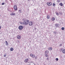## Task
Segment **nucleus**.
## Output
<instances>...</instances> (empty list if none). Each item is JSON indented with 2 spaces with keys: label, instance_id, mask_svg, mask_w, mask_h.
<instances>
[{
  "label": "nucleus",
  "instance_id": "1",
  "mask_svg": "<svg viewBox=\"0 0 65 65\" xmlns=\"http://www.w3.org/2000/svg\"><path fill=\"white\" fill-rule=\"evenodd\" d=\"M22 21H24L23 22V25H28L29 23V20H26L25 19H22Z\"/></svg>",
  "mask_w": 65,
  "mask_h": 65
},
{
  "label": "nucleus",
  "instance_id": "2",
  "mask_svg": "<svg viewBox=\"0 0 65 65\" xmlns=\"http://www.w3.org/2000/svg\"><path fill=\"white\" fill-rule=\"evenodd\" d=\"M19 29L20 30H22L23 29V27L22 25H20L19 27Z\"/></svg>",
  "mask_w": 65,
  "mask_h": 65
},
{
  "label": "nucleus",
  "instance_id": "3",
  "mask_svg": "<svg viewBox=\"0 0 65 65\" xmlns=\"http://www.w3.org/2000/svg\"><path fill=\"white\" fill-rule=\"evenodd\" d=\"M14 9L16 11L18 10V7L16 5H15L14 6Z\"/></svg>",
  "mask_w": 65,
  "mask_h": 65
},
{
  "label": "nucleus",
  "instance_id": "4",
  "mask_svg": "<svg viewBox=\"0 0 65 65\" xmlns=\"http://www.w3.org/2000/svg\"><path fill=\"white\" fill-rule=\"evenodd\" d=\"M29 26H33V24H32V21H30L29 22Z\"/></svg>",
  "mask_w": 65,
  "mask_h": 65
},
{
  "label": "nucleus",
  "instance_id": "5",
  "mask_svg": "<svg viewBox=\"0 0 65 65\" xmlns=\"http://www.w3.org/2000/svg\"><path fill=\"white\" fill-rule=\"evenodd\" d=\"M17 38L18 39H20L21 38V35H18L17 36Z\"/></svg>",
  "mask_w": 65,
  "mask_h": 65
},
{
  "label": "nucleus",
  "instance_id": "6",
  "mask_svg": "<svg viewBox=\"0 0 65 65\" xmlns=\"http://www.w3.org/2000/svg\"><path fill=\"white\" fill-rule=\"evenodd\" d=\"M28 58L25 59V60H24V62H26V63H27V62H28Z\"/></svg>",
  "mask_w": 65,
  "mask_h": 65
},
{
  "label": "nucleus",
  "instance_id": "7",
  "mask_svg": "<svg viewBox=\"0 0 65 65\" xmlns=\"http://www.w3.org/2000/svg\"><path fill=\"white\" fill-rule=\"evenodd\" d=\"M51 20L53 21H54L55 20V17H53L51 19Z\"/></svg>",
  "mask_w": 65,
  "mask_h": 65
},
{
  "label": "nucleus",
  "instance_id": "8",
  "mask_svg": "<svg viewBox=\"0 0 65 65\" xmlns=\"http://www.w3.org/2000/svg\"><path fill=\"white\" fill-rule=\"evenodd\" d=\"M15 13H12L10 14L11 15H15Z\"/></svg>",
  "mask_w": 65,
  "mask_h": 65
},
{
  "label": "nucleus",
  "instance_id": "9",
  "mask_svg": "<svg viewBox=\"0 0 65 65\" xmlns=\"http://www.w3.org/2000/svg\"><path fill=\"white\" fill-rule=\"evenodd\" d=\"M59 5H60V6H62L63 5V4L62 3H60L59 4Z\"/></svg>",
  "mask_w": 65,
  "mask_h": 65
},
{
  "label": "nucleus",
  "instance_id": "10",
  "mask_svg": "<svg viewBox=\"0 0 65 65\" xmlns=\"http://www.w3.org/2000/svg\"><path fill=\"white\" fill-rule=\"evenodd\" d=\"M45 56L46 57H48V55H47V54H46V53H45Z\"/></svg>",
  "mask_w": 65,
  "mask_h": 65
},
{
  "label": "nucleus",
  "instance_id": "11",
  "mask_svg": "<svg viewBox=\"0 0 65 65\" xmlns=\"http://www.w3.org/2000/svg\"><path fill=\"white\" fill-rule=\"evenodd\" d=\"M10 51H13V48L12 47H11L10 48Z\"/></svg>",
  "mask_w": 65,
  "mask_h": 65
},
{
  "label": "nucleus",
  "instance_id": "12",
  "mask_svg": "<svg viewBox=\"0 0 65 65\" xmlns=\"http://www.w3.org/2000/svg\"><path fill=\"white\" fill-rule=\"evenodd\" d=\"M49 6H51L52 5V3H49Z\"/></svg>",
  "mask_w": 65,
  "mask_h": 65
},
{
  "label": "nucleus",
  "instance_id": "13",
  "mask_svg": "<svg viewBox=\"0 0 65 65\" xmlns=\"http://www.w3.org/2000/svg\"><path fill=\"white\" fill-rule=\"evenodd\" d=\"M52 49H53V48H52V47H50L48 48V50H52Z\"/></svg>",
  "mask_w": 65,
  "mask_h": 65
},
{
  "label": "nucleus",
  "instance_id": "14",
  "mask_svg": "<svg viewBox=\"0 0 65 65\" xmlns=\"http://www.w3.org/2000/svg\"><path fill=\"white\" fill-rule=\"evenodd\" d=\"M45 53H46V54H48V53H49V52H48V51H45Z\"/></svg>",
  "mask_w": 65,
  "mask_h": 65
},
{
  "label": "nucleus",
  "instance_id": "15",
  "mask_svg": "<svg viewBox=\"0 0 65 65\" xmlns=\"http://www.w3.org/2000/svg\"><path fill=\"white\" fill-rule=\"evenodd\" d=\"M5 42L6 43V45H8V42H7V41H6Z\"/></svg>",
  "mask_w": 65,
  "mask_h": 65
},
{
  "label": "nucleus",
  "instance_id": "16",
  "mask_svg": "<svg viewBox=\"0 0 65 65\" xmlns=\"http://www.w3.org/2000/svg\"><path fill=\"white\" fill-rule=\"evenodd\" d=\"M62 53L63 54H65V49H64L62 50Z\"/></svg>",
  "mask_w": 65,
  "mask_h": 65
},
{
  "label": "nucleus",
  "instance_id": "17",
  "mask_svg": "<svg viewBox=\"0 0 65 65\" xmlns=\"http://www.w3.org/2000/svg\"><path fill=\"white\" fill-rule=\"evenodd\" d=\"M58 25H59V24H56L55 25V27H59L58 26Z\"/></svg>",
  "mask_w": 65,
  "mask_h": 65
},
{
  "label": "nucleus",
  "instance_id": "18",
  "mask_svg": "<svg viewBox=\"0 0 65 65\" xmlns=\"http://www.w3.org/2000/svg\"><path fill=\"white\" fill-rule=\"evenodd\" d=\"M56 15H59V14L58 13V12H56Z\"/></svg>",
  "mask_w": 65,
  "mask_h": 65
},
{
  "label": "nucleus",
  "instance_id": "19",
  "mask_svg": "<svg viewBox=\"0 0 65 65\" xmlns=\"http://www.w3.org/2000/svg\"><path fill=\"white\" fill-rule=\"evenodd\" d=\"M31 57L34 58H35V55H33Z\"/></svg>",
  "mask_w": 65,
  "mask_h": 65
},
{
  "label": "nucleus",
  "instance_id": "20",
  "mask_svg": "<svg viewBox=\"0 0 65 65\" xmlns=\"http://www.w3.org/2000/svg\"><path fill=\"white\" fill-rule=\"evenodd\" d=\"M59 14H61V15H62L63 14V13H62L61 12H59Z\"/></svg>",
  "mask_w": 65,
  "mask_h": 65
},
{
  "label": "nucleus",
  "instance_id": "21",
  "mask_svg": "<svg viewBox=\"0 0 65 65\" xmlns=\"http://www.w3.org/2000/svg\"><path fill=\"white\" fill-rule=\"evenodd\" d=\"M55 60L56 61H58L59 60V59H58V58H57Z\"/></svg>",
  "mask_w": 65,
  "mask_h": 65
},
{
  "label": "nucleus",
  "instance_id": "22",
  "mask_svg": "<svg viewBox=\"0 0 65 65\" xmlns=\"http://www.w3.org/2000/svg\"><path fill=\"white\" fill-rule=\"evenodd\" d=\"M64 27H62L61 28V30H64Z\"/></svg>",
  "mask_w": 65,
  "mask_h": 65
},
{
  "label": "nucleus",
  "instance_id": "23",
  "mask_svg": "<svg viewBox=\"0 0 65 65\" xmlns=\"http://www.w3.org/2000/svg\"><path fill=\"white\" fill-rule=\"evenodd\" d=\"M60 2V0H59L58 1V0H57V2H58V3H59V2Z\"/></svg>",
  "mask_w": 65,
  "mask_h": 65
},
{
  "label": "nucleus",
  "instance_id": "24",
  "mask_svg": "<svg viewBox=\"0 0 65 65\" xmlns=\"http://www.w3.org/2000/svg\"><path fill=\"white\" fill-rule=\"evenodd\" d=\"M32 55L33 54H30V57H31L32 56Z\"/></svg>",
  "mask_w": 65,
  "mask_h": 65
},
{
  "label": "nucleus",
  "instance_id": "25",
  "mask_svg": "<svg viewBox=\"0 0 65 65\" xmlns=\"http://www.w3.org/2000/svg\"><path fill=\"white\" fill-rule=\"evenodd\" d=\"M53 33H54V34H56V33H57V32L54 31V32Z\"/></svg>",
  "mask_w": 65,
  "mask_h": 65
},
{
  "label": "nucleus",
  "instance_id": "26",
  "mask_svg": "<svg viewBox=\"0 0 65 65\" xmlns=\"http://www.w3.org/2000/svg\"><path fill=\"white\" fill-rule=\"evenodd\" d=\"M47 5H48V6H49V3H47Z\"/></svg>",
  "mask_w": 65,
  "mask_h": 65
},
{
  "label": "nucleus",
  "instance_id": "27",
  "mask_svg": "<svg viewBox=\"0 0 65 65\" xmlns=\"http://www.w3.org/2000/svg\"><path fill=\"white\" fill-rule=\"evenodd\" d=\"M4 4H5V3H2V5H4Z\"/></svg>",
  "mask_w": 65,
  "mask_h": 65
},
{
  "label": "nucleus",
  "instance_id": "28",
  "mask_svg": "<svg viewBox=\"0 0 65 65\" xmlns=\"http://www.w3.org/2000/svg\"><path fill=\"white\" fill-rule=\"evenodd\" d=\"M20 23L21 24H22V25H23V23L22 22H20Z\"/></svg>",
  "mask_w": 65,
  "mask_h": 65
},
{
  "label": "nucleus",
  "instance_id": "29",
  "mask_svg": "<svg viewBox=\"0 0 65 65\" xmlns=\"http://www.w3.org/2000/svg\"><path fill=\"white\" fill-rule=\"evenodd\" d=\"M55 5V3H53V6H54Z\"/></svg>",
  "mask_w": 65,
  "mask_h": 65
},
{
  "label": "nucleus",
  "instance_id": "30",
  "mask_svg": "<svg viewBox=\"0 0 65 65\" xmlns=\"http://www.w3.org/2000/svg\"><path fill=\"white\" fill-rule=\"evenodd\" d=\"M47 19H49V16H48L47 15Z\"/></svg>",
  "mask_w": 65,
  "mask_h": 65
},
{
  "label": "nucleus",
  "instance_id": "31",
  "mask_svg": "<svg viewBox=\"0 0 65 65\" xmlns=\"http://www.w3.org/2000/svg\"><path fill=\"white\" fill-rule=\"evenodd\" d=\"M6 55H4V57H6Z\"/></svg>",
  "mask_w": 65,
  "mask_h": 65
},
{
  "label": "nucleus",
  "instance_id": "32",
  "mask_svg": "<svg viewBox=\"0 0 65 65\" xmlns=\"http://www.w3.org/2000/svg\"><path fill=\"white\" fill-rule=\"evenodd\" d=\"M35 59H37V57L36 56L35 57Z\"/></svg>",
  "mask_w": 65,
  "mask_h": 65
},
{
  "label": "nucleus",
  "instance_id": "33",
  "mask_svg": "<svg viewBox=\"0 0 65 65\" xmlns=\"http://www.w3.org/2000/svg\"><path fill=\"white\" fill-rule=\"evenodd\" d=\"M62 44H61L60 45V46H62Z\"/></svg>",
  "mask_w": 65,
  "mask_h": 65
},
{
  "label": "nucleus",
  "instance_id": "34",
  "mask_svg": "<svg viewBox=\"0 0 65 65\" xmlns=\"http://www.w3.org/2000/svg\"><path fill=\"white\" fill-rule=\"evenodd\" d=\"M47 60H48V57L47 58Z\"/></svg>",
  "mask_w": 65,
  "mask_h": 65
},
{
  "label": "nucleus",
  "instance_id": "35",
  "mask_svg": "<svg viewBox=\"0 0 65 65\" xmlns=\"http://www.w3.org/2000/svg\"><path fill=\"white\" fill-rule=\"evenodd\" d=\"M62 50H63V49H61V51H62Z\"/></svg>",
  "mask_w": 65,
  "mask_h": 65
},
{
  "label": "nucleus",
  "instance_id": "36",
  "mask_svg": "<svg viewBox=\"0 0 65 65\" xmlns=\"http://www.w3.org/2000/svg\"><path fill=\"white\" fill-rule=\"evenodd\" d=\"M0 29H1V26H0Z\"/></svg>",
  "mask_w": 65,
  "mask_h": 65
},
{
  "label": "nucleus",
  "instance_id": "37",
  "mask_svg": "<svg viewBox=\"0 0 65 65\" xmlns=\"http://www.w3.org/2000/svg\"><path fill=\"white\" fill-rule=\"evenodd\" d=\"M34 30H36V28H35V29Z\"/></svg>",
  "mask_w": 65,
  "mask_h": 65
},
{
  "label": "nucleus",
  "instance_id": "38",
  "mask_svg": "<svg viewBox=\"0 0 65 65\" xmlns=\"http://www.w3.org/2000/svg\"><path fill=\"white\" fill-rule=\"evenodd\" d=\"M19 11H21V10H19Z\"/></svg>",
  "mask_w": 65,
  "mask_h": 65
},
{
  "label": "nucleus",
  "instance_id": "39",
  "mask_svg": "<svg viewBox=\"0 0 65 65\" xmlns=\"http://www.w3.org/2000/svg\"><path fill=\"white\" fill-rule=\"evenodd\" d=\"M20 13H21V11L20 12Z\"/></svg>",
  "mask_w": 65,
  "mask_h": 65
},
{
  "label": "nucleus",
  "instance_id": "40",
  "mask_svg": "<svg viewBox=\"0 0 65 65\" xmlns=\"http://www.w3.org/2000/svg\"><path fill=\"white\" fill-rule=\"evenodd\" d=\"M30 62H27V63H29Z\"/></svg>",
  "mask_w": 65,
  "mask_h": 65
},
{
  "label": "nucleus",
  "instance_id": "41",
  "mask_svg": "<svg viewBox=\"0 0 65 65\" xmlns=\"http://www.w3.org/2000/svg\"><path fill=\"white\" fill-rule=\"evenodd\" d=\"M28 0V1H30V0Z\"/></svg>",
  "mask_w": 65,
  "mask_h": 65
}]
</instances>
